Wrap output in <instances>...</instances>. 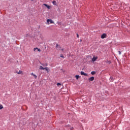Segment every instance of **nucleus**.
Wrapping results in <instances>:
<instances>
[{"instance_id":"3","label":"nucleus","mask_w":130,"mask_h":130,"mask_svg":"<svg viewBox=\"0 0 130 130\" xmlns=\"http://www.w3.org/2000/svg\"><path fill=\"white\" fill-rule=\"evenodd\" d=\"M106 37V35L105 34H103L102 36H101V38L102 39H104V38H105Z\"/></svg>"},{"instance_id":"1","label":"nucleus","mask_w":130,"mask_h":130,"mask_svg":"<svg viewBox=\"0 0 130 130\" xmlns=\"http://www.w3.org/2000/svg\"><path fill=\"white\" fill-rule=\"evenodd\" d=\"M98 58V57L94 56L91 59V61L92 62H94V61H96V60Z\"/></svg>"},{"instance_id":"6","label":"nucleus","mask_w":130,"mask_h":130,"mask_svg":"<svg viewBox=\"0 0 130 130\" xmlns=\"http://www.w3.org/2000/svg\"><path fill=\"white\" fill-rule=\"evenodd\" d=\"M94 77H91L89 78L88 80L89 81H94Z\"/></svg>"},{"instance_id":"23","label":"nucleus","mask_w":130,"mask_h":130,"mask_svg":"<svg viewBox=\"0 0 130 130\" xmlns=\"http://www.w3.org/2000/svg\"><path fill=\"white\" fill-rule=\"evenodd\" d=\"M118 53H119V55H120V54H121V52H120V51H119Z\"/></svg>"},{"instance_id":"29","label":"nucleus","mask_w":130,"mask_h":130,"mask_svg":"<svg viewBox=\"0 0 130 130\" xmlns=\"http://www.w3.org/2000/svg\"><path fill=\"white\" fill-rule=\"evenodd\" d=\"M31 1H33V0H31Z\"/></svg>"},{"instance_id":"12","label":"nucleus","mask_w":130,"mask_h":130,"mask_svg":"<svg viewBox=\"0 0 130 130\" xmlns=\"http://www.w3.org/2000/svg\"><path fill=\"white\" fill-rule=\"evenodd\" d=\"M91 75H95V74H96V72H94V71H92L91 72Z\"/></svg>"},{"instance_id":"21","label":"nucleus","mask_w":130,"mask_h":130,"mask_svg":"<svg viewBox=\"0 0 130 130\" xmlns=\"http://www.w3.org/2000/svg\"><path fill=\"white\" fill-rule=\"evenodd\" d=\"M60 57H62V58H64V57H63V56L62 55V54H61V55H60Z\"/></svg>"},{"instance_id":"19","label":"nucleus","mask_w":130,"mask_h":130,"mask_svg":"<svg viewBox=\"0 0 130 130\" xmlns=\"http://www.w3.org/2000/svg\"><path fill=\"white\" fill-rule=\"evenodd\" d=\"M60 85H61V84H60V83H57V86H60Z\"/></svg>"},{"instance_id":"4","label":"nucleus","mask_w":130,"mask_h":130,"mask_svg":"<svg viewBox=\"0 0 130 130\" xmlns=\"http://www.w3.org/2000/svg\"><path fill=\"white\" fill-rule=\"evenodd\" d=\"M18 75H23V71H19V72H16Z\"/></svg>"},{"instance_id":"10","label":"nucleus","mask_w":130,"mask_h":130,"mask_svg":"<svg viewBox=\"0 0 130 130\" xmlns=\"http://www.w3.org/2000/svg\"><path fill=\"white\" fill-rule=\"evenodd\" d=\"M80 74L81 76H84V75L85 74V72H84L83 71H81Z\"/></svg>"},{"instance_id":"17","label":"nucleus","mask_w":130,"mask_h":130,"mask_svg":"<svg viewBox=\"0 0 130 130\" xmlns=\"http://www.w3.org/2000/svg\"><path fill=\"white\" fill-rule=\"evenodd\" d=\"M37 50H38V51H39V52H40L41 51V50H40V49L38 48L37 49Z\"/></svg>"},{"instance_id":"9","label":"nucleus","mask_w":130,"mask_h":130,"mask_svg":"<svg viewBox=\"0 0 130 130\" xmlns=\"http://www.w3.org/2000/svg\"><path fill=\"white\" fill-rule=\"evenodd\" d=\"M43 67H47L48 64L47 63L41 64Z\"/></svg>"},{"instance_id":"27","label":"nucleus","mask_w":130,"mask_h":130,"mask_svg":"<svg viewBox=\"0 0 130 130\" xmlns=\"http://www.w3.org/2000/svg\"><path fill=\"white\" fill-rule=\"evenodd\" d=\"M61 50L62 51H63V49H61Z\"/></svg>"},{"instance_id":"2","label":"nucleus","mask_w":130,"mask_h":130,"mask_svg":"<svg viewBox=\"0 0 130 130\" xmlns=\"http://www.w3.org/2000/svg\"><path fill=\"white\" fill-rule=\"evenodd\" d=\"M47 23L50 22V24H54V22L51 19H47Z\"/></svg>"},{"instance_id":"20","label":"nucleus","mask_w":130,"mask_h":130,"mask_svg":"<svg viewBox=\"0 0 130 130\" xmlns=\"http://www.w3.org/2000/svg\"><path fill=\"white\" fill-rule=\"evenodd\" d=\"M83 76H85L86 77H87L88 76V74L84 73V75Z\"/></svg>"},{"instance_id":"25","label":"nucleus","mask_w":130,"mask_h":130,"mask_svg":"<svg viewBox=\"0 0 130 130\" xmlns=\"http://www.w3.org/2000/svg\"><path fill=\"white\" fill-rule=\"evenodd\" d=\"M108 63H111V62L110 61H109Z\"/></svg>"},{"instance_id":"18","label":"nucleus","mask_w":130,"mask_h":130,"mask_svg":"<svg viewBox=\"0 0 130 130\" xmlns=\"http://www.w3.org/2000/svg\"><path fill=\"white\" fill-rule=\"evenodd\" d=\"M38 49V48H35L34 49V51H36V50Z\"/></svg>"},{"instance_id":"11","label":"nucleus","mask_w":130,"mask_h":130,"mask_svg":"<svg viewBox=\"0 0 130 130\" xmlns=\"http://www.w3.org/2000/svg\"><path fill=\"white\" fill-rule=\"evenodd\" d=\"M75 78H76V79H77V80H78L80 78V76L79 75H76Z\"/></svg>"},{"instance_id":"8","label":"nucleus","mask_w":130,"mask_h":130,"mask_svg":"<svg viewBox=\"0 0 130 130\" xmlns=\"http://www.w3.org/2000/svg\"><path fill=\"white\" fill-rule=\"evenodd\" d=\"M52 4H53V5H54V6H56V1H53L52 2Z\"/></svg>"},{"instance_id":"15","label":"nucleus","mask_w":130,"mask_h":130,"mask_svg":"<svg viewBox=\"0 0 130 130\" xmlns=\"http://www.w3.org/2000/svg\"><path fill=\"white\" fill-rule=\"evenodd\" d=\"M4 108V107L3 106V105H0V110L3 109Z\"/></svg>"},{"instance_id":"7","label":"nucleus","mask_w":130,"mask_h":130,"mask_svg":"<svg viewBox=\"0 0 130 130\" xmlns=\"http://www.w3.org/2000/svg\"><path fill=\"white\" fill-rule=\"evenodd\" d=\"M44 70H45L47 72V73H48V72H49V69H48V67L44 68Z\"/></svg>"},{"instance_id":"28","label":"nucleus","mask_w":130,"mask_h":130,"mask_svg":"<svg viewBox=\"0 0 130 130\" xmlns=\"http://www.w3.org/2000/svg\"><path fill=\"white\" fill-rule=\"evenodd\" d=\"M73 128L72 127L71 129H73Z\"/></svg>"},{"instance_id":"5","label":"nucleus","mask_w":130,"mask_h":130,"mask_svg":"<svg viewBox=\"0 0 130 130\" xmlns=\"http://www.w3.org/2000/svg\"><path fill=\"white\" fill-rule=\"evenodd\" d=\"M44 6H45V7H46V8L48 9V10L50 9V6H49V5H47V4H44Z\"/></svg>"},{"instance_id":"16","label":"nucleus","mask_w":130,"mask_h":130,"mask_svg":"<svg viewBox=\"0 0 130 130\" xmlns=\"http://www.w3.org/2000/svg\"><path fill=\"white\" fill-rule=\"evenodd\" d=\"M32 76L34 77L35 79H37V76H36V75L34 74Z\"/></svg>"},{"instance_id":"24","label":"nucleus","mask_w":130,"mask_h":130,"mask_svg":"<svg viewBox=\"0 0 130 130\" xmlns=\"http://www.w3.org/2000/svg\"><path fill=\"white\" fill-rule=\"evenodd\" d=\"M31 76H33V75H34V73H31Z\"/></svg>"},{"instance_id":"13","label":"nucleus","mask_w":130,"mask_h":130,"mask_svg":"<svg viewBox=\"0 0 130 130\" xmlns=\"http://www.w3.org/2000/svg\"><path fill=\"white\" fill-rule=\"evenodd\" d=\"M110 80L111 82H113V78L112 77H110Z\"/></svg>"},{"instance_id":"14","label":"nucleus","mask_w":130,"mask_h":130,"mask_svg":"<svg viewBox=\"0 0 130 130\" xmlns=\"http://www.w3.org/2000/svg\"><path fill=\"white\" fill-rule=\"evenodd\" d=\"M40 70H44V68H43V67H42V66H40Z\"/></svg>"},{"instance_id":"22","label":"nucleus","mask_w":130,"mask_h":130,"mask_svg":"<svg viewBox=\"0 0 130 130\" xmlns=\"http://www.w3.org/2000/svg\"><path fill=\"white\" fill-rule=\"evenodd\" d=\"M56 47H57V48H58L59 47V46L57 44L56 45Z\"/></svg>"},{"instance_id":"26","label":"nucleus","mask_w":130,"mask_h":130,"mask_svg":"<svg viewBox=\"0 0 130 130\" xmlns=\"http://www.w3.org/2000/svg\"><path fill=\"white\" fill-rule=\"evenodd\" d=\"M77 36L78 38H79V35L78 34H77Z\"/></svg>"}]
</instances>
